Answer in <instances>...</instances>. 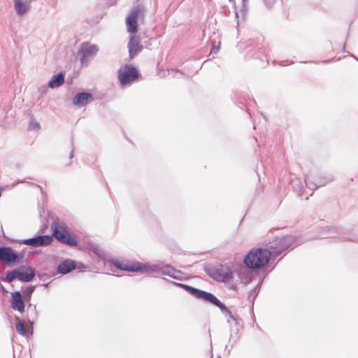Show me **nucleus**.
Returning a JSON list of instances; mask_svg holds the SVG:
<instances>
[{"mask_svg":"<svg viewBox=\"0 0 358 358\" xmlns=\"http://www.w3.org/2000/svg\"><path fill=\"white\" fill-rule=\"evenodd\" d=\"M76 264L74 261L66 259L59 264L57 266V271L62 274H66L75 269Z\"/></svg>","mask_w":358,"mask_h":358,"instance_id":"obj_20","label":"nucleus"},{"mask_svg":"<svg viewBox=\"0 0 358 358\" xmlns=\"http://www.w3.org/2000/svg\"><path fill=\"white\" fill-rule=\"evenodd\" d=\"M251 296H252V292H250V293L249 294L248 297H249V298H250V297H251Z\"/></svg>","mask_w":358,"mask_h":358,"instance_id":"obj_33","label":"nucleus"},{"mask_svg":"<svg viewBox=\"0 0 358 358\" xmlns=\"http://www.w3.org/2000/svg\"><path fill=\"white\" fill-rule=\"evenodd\" d=\"M54 237L61 243L71 246L77 245V241L70 229L63 225H55L53 229Z\"/></svg>","mask_w":358,"mask_h":358,"instance_id":"obj_6","label":"nucleus"},{"mask_svg":"<svg viewBox=\"0 0 358 358\" xmlns=\"http://www.w3.org/2000/svg\"><path fill=\"white\" fill-rule=\"evenodd\" d=\"M69 157L71 159L73 157V150H71Z\"/></svg>","mask_w":358,"mask_h":358,"instance_id":"obj_32","label":"nucleus"},{"mask_svg":"<svg viewBox=\"0 0 358 358\" xmlns=\"http://www.w3.org/2000/svg\"><path fill=\"white\" fill-rule=\"evenodd\" d=\"M334 178L332 175H329L325 176L324 178L320 179L317 182L313 183L310 181L309 178H306V186L310 189H316L318 187L325 185L328 182L334 180Z\"/></svg>","mask_w":358,"mask_h":358,"instance_id":"obj_19","label":"nucleus"},{"mask_svg":"<svg viewBox=\"0 0 358 358\" xmlns=\"http://www.w3.org/2000/svg\"><path fill=\"white\" fill-rule=\"evenodd\" d=\"M292 185L295 192L301 194L303 190V183L299 180H292Z\"/></svg>","mask_w":358,"mask_h":358,"instance_id":"obj_24","label":"nucleus"},{"mask_svg":"<svg viewBox=\"0 0 358 358\" xmlns=\"http://www.w3.org/2000/svg\"><path fill=\"white\" fill-rule=\"evenodd\" d=\"M64 83V76L63 73H59L50 80L48 83V87L54 89L62 86Z\"/></svg>","mask_w":358,"mask_h":358,"instance_id":"obj_21","label":"nucleus"},{"mask_svg":"<svg viewBox=\"0 0 358 358\" xmlns=\"http://www.w3.org/2000/svg\"><path fill=\"white\" fill-rule=\"evenodd\" d=\"M18 269V279L22 282H30L35 276V271L31 267L20 266Z\"/></svg>","mask_w":358,"mask_h":358,"instance_id":"obj_18","label":"nucleus"},{"mask_svg":"<svg viewBox=\"0 0 358 358\" xmlns=\"http://www.w3.org/2000/svg\"><path fill=\"white\" fill-rule=\"evenodd\" d=\"M138 78V72L132 66H125L118 71V78L122 86H125Z\"/></svg>","mask_w":358,"mask_h":358,"instance_id":"obj_9","label":"nucleus"},{"mask_svg":"<svg viewBox=\"0 0 358 358\" xmlns=\"http://www.w3.org/2000/svg\"><path fill=\"white\" fill-rule=\"evenodd\" d=\"M219 50V46H214L211 50V53L216 54Z\"/></svg>","mask_w":358,"mask_h":358,"instance_id":"obj_30","label":"nucleus"},{"mask_svg":"<svg viewBox=\"0 0 358 358\" xmlns=\"http://www.w3.org/2000/svg\"><path fill=\"white\" fill-rule=\"evenodd\" d=\"M128 48L131 57H134L141 51L142 45L140 44V40L138 37L135 36V34L130 35Z\"/></svg>","mask_w":358,"mask_h":358,"instance_id":"obj_17","label":"nucleus"},{"mask_svg":"<svg viewBox=\"0 0 358 358\" xmlns=\"http://www.w3.org/2000/svg\"><path fill=\"white\" fill-rule=\"evenodd\" d=\"M234 275H237V278H235L236 285L238 283L249 284L254 275L252 271L246 265L245 266L242 265L235 266L234 267Z\"/></svg>","mask_w":358,"mask_h":358,"instance_id":"obj_10","label":"nucleus"},{"mask_svg":"<svg viewBox=\"0 0 358 358\" xmlns=\"http://www.w3.org/2000/svg\"><path fill=\"white\" fill-rule=\"evenodd\" d=\"M108 263L121 271L137 272L138 262H132L123 259L113 258Z\"/></svg>","mask_w":358,"mask_h":358,"instance_id":"obj_11","label":"nucleus"},{"mask_svg":"<svg viewBox=\"0 0 358 358\" xmlns=\"http://www.w3.org/2000/svg\"><path fill=\"white\" fill-rule=\"evenodd\" d=\"M91 251L97 256V258L103 259L105 258V252L98 245H92L90 248Z\"/></svg>","mask_w":358,"mask_h":358,"instance_id":"obj_23","label":"nucleus"},{"mask_svg":"<svg viewBox=\"0 0 358 358\" xmlns=\"http://www.w3.org/2000/svg\"><path fill=\"white\" fill-rule=\"evenodd\" d=\"M40 127V124L38 122L34 121V120H31L30 122H29V128L32 129H39Z\"/></svg>","mask_w":358,"mask_h":358,"instance_id":"obj_28","label":"nucleus"},{"mask_svg":"<svg viewBox=\"0 0 358 358\" xmlns=\"http://www.w3.org/2000/svg\"><path fill=\"white\" fill-rule=\"evenodd\" d=\"M137 267H138V268H137V272L139 271L142 273L151 276L168 275L173 278H177V275L180 273L179 271H177L171 266L165 264L162 262L152 265L138 262Z\"/></svg>","mask_w":358,"mask_h":358,"instance_id":"obj_4","label":"nucleus"},{"mask_svg":"<svg viewBox=\"0 0 358 358\" xmlns=\"http://www.w3.org/2000/svg\"><path fill=\"white\" fill-rule=\"evenodd\" d=\"M18 269L17 268L8 272L7 274H6V279L5 280L8 282H11L13 280H15V278H18Z\"/></svg>","mask_w":358,"mask_h":358,"instance_id":"obj_25","label":"nucleus"},{"mask_svg":"<svg viewBox=\"0 0 358 358\" xmlns=\"http://www.w3.org/2000/svg\"><path fill=\"white\" fill-rule=\"evenodd\" d=\"M301 242H296V237L294 235H287L285 236L276 238L275 240L266 243L264 247L271 254V257H276L283 251L300 244Z\"/></svg>","mask_w":358,"mask_h":358,"instance_id":"obj_2","label":"nucleus"},{"mask_svg":"<svg viewBox=\"0 0 358 358\" xmlns=\"http://www.w3.org/2000/svg\"><path fill=\"white\" fill-rule=\"evenodd\" d=\"M15 319L17 320V322L15 323L16 331L20 335L27 336V334L23 322L20 320L18 317H16Z\"/></svg>","mask_w":358,"mask_h":358,"instance_id":"obj_22","label":"nucleus"},{"mask_svg":"<svg viewBox=\"0 0 358 358\" xmlns=\"http://www.w3.org/2000/svg\"><path fill=\"white\" fill-rule=\"evenodd\" d=\"M171 282L178 287H182L184 289L189 292L192 296H194L196 299L210 302L213 304L215 305L216 306L219 307L222 313L225 315L227 322L231 327V331H234L235 334L238 333L239 330L238 322L233 316V315L228 310V308L220 301H219L213 294L203 290H199L196 288L190 287L187 285L178 283L175 282Z\"/></svg>","mask_w":358,"mask_h":358,"instance_id":"obj_1","label":"nucleus"},{"mask_svg":"<svg viewBox=\"0 0 358 358\" xmlns=\"http://www.w3.org/2000/svg\"><path fill=\"white\" fill-rule=\"evenodd\" d=\"M94 98L91 93L80 92L76 94L73 99V103L78 107H83L93 101Z\"/></svg>","mask_w":358,"mask_h":358,"instance_id":"obj_14","label":"nucleus"},{"mask_svg":"<svg viewBox=\"0 0 358 358\" xmlns=\"http://www.w3.org/2000/svg\"><path fill=\"white\" fill-rule=\"evenodd\" d=\"M271 259V254L264 246L251 249L244 257V264L247 267L256 269L266 265Z\"/></svg>","mask_w":358,"mask_h":358,"instance_id":"obj_3","label":"nucleus"},{"mask_svg":"<svg viewBox=\"0 0 358 358\" xmlns=\"http://www.w3.org/2000/svg\"><path fill=\"white\" fill-rule=\"evenodd\" d=\"M10 307L20 313L24 311V301L20 292H15L11 293L10 299Z\"/></svg>","mask_w":358,"mask_h":358,"instance_id":"obj_13","label":"nucleus"},{"mask_svg":"<svg viewBox=\"0 0 358 358\" xmlns=\"http://www.w3.org/2000/svg\"><path fill=\"white\" fill-rule=\"evenodd\" d=\"M263 1H264L265 6L268 8H270L273 6V4L275 3L276 0H263Z\"/></svg>","mask_w":358,"mask_h":358,"instance_id":"obj_29","label":"nucleus"},{"mask_svg":"<svg viewBox=\"0 0 358 358\" xmlns=\"http://www.w3.org/2000/svg\"><path fill=\"white\" fill-rule=\"evenodd\" d=\"M35 290V287L34 286H29L28 287H27L24 291H23V294L24 295V297L25 298H30L32 293L34 292Z\"/></svg>","mask_w":358,"mask_h":358,"instance_id":"obj_26","label":"nucleus"},{"mask_svg":"<svg viewBox=\"0 0 358 358\" xmlns=\"http://www.w3.org/2000/svg\"><path fill=\"white\" fill-rule=\"evenodd\" d=\"M143 9L140 6L134 7L126 19L127 29L128 32L134 34L137 31V20L142 17Z\"/></svg>","mask_w":358,"mask_h":358,"instance_id":"obj_7","label":"nucleus"},{"mask_svg":"<svg viewBox=\"0 0 358 358\" xmlns=\"http://www.w3.org/2000/svg\"><path fill=\"white\" fill-rule=\"evenodd\" d=\"M34 0H13L14 9L16 13L20 15H24L30 9L31 3Z\"/></svg>","mask_w":358,"mask_h":358,"instance_id":"obj_16","label":"nucleus"},{"mask_svg":"<svg viewBox=\"0 0 358 358\" xmlns=\"http://www.w3.org/2000/svg\"><path fill=\"white\" fill-rule=\"evenodd\" d=\"M236 17H238V13H236Z\"/></svg>","mask_w":358,"mask_h":358,"instance_id":"obj_34","label":"nucleus"},{"mask_svg":"<svg viewBox=\"0 0 358 358\" xmlns=\"http://www.w3.org/2000/svg\"><path fill=\"white\" fill-rule=\"evenodd\" d=\"M33 308H34V317L37 318L38 317V313H37V310H36V306L34 305Z\"/></svg>","mask_w":358,"mask_h":358,"instance_id":"obj_31","label":"nucleus"},{"mask_svg":"<svg viewBox=\"0 0 358 358\" xmlns=\"http://www.w3.org/2000/svg\"><path fill=\"white\" fill-rule=\"evenodd\" d=\"M17 259V255L11 248L0 247V260L9 264L15 262Z\"/></svg>","mask_w":358,"mask_h":358,"instance_id":"obj_15","label":"nucleus"},{"mask_svg":"<svg viewBox=\"0 0 358 358\" xmlns=\"http://www.w3.org/2000/svg\"><path fill=\"white\" fill-rule=\"evenodd\" d=\"M210 275L218 282L227 283L231 286L236 285L234 268L227 264H222L212 269Z\"/></svg>","mask_w":358,"mask_h":358,"instance_id":"obj_5","label":"nucleus"},{"mask_svg":"<svg viewBox=\"0 0 358 358\" xmlns=\"http://www.w3.org/2000/svg\"><path fill=\"white\" fill-rule=\"evenodd\" d=\"M241 2H242V8H241V10L239 12L242 15V16L243 17L245 15V13H246L247 0H241Z\"/></svg>","mask_w":358,"mask_h":358,"instance_id":"obj_27","label":"nucleus"},{"mask_svg":"<svg viewBox=\"0 0 358 358\" xmlns=\"http://www.w3.org/2000/svg\"><path fill=\"white\" fill-rule=\"evenodd\" d=\"M52 237L50 235H40L34 238L24 239L22 243L32 247H43L50 245L52 241Z\"/></svg>","mask_w":358,"mask_h":358,"instance_id":"obj_12","label":"nucleus"},{"mask_svg":"<svg viewBox=\"0 0 358 358\" xmlns=\"http://www.w3.org/2000/svg\"><path fill=\"white\" fill-rule=\"evenodd\" d=\"M98 51V45L90 43H83L78 52L80 55L81 64L87 65L89 61L96 56Z\"/></svg>","mask_w":358,"mask_h":358,"instance_id":"obj_8","label":"nucleus"}]
</instances>
